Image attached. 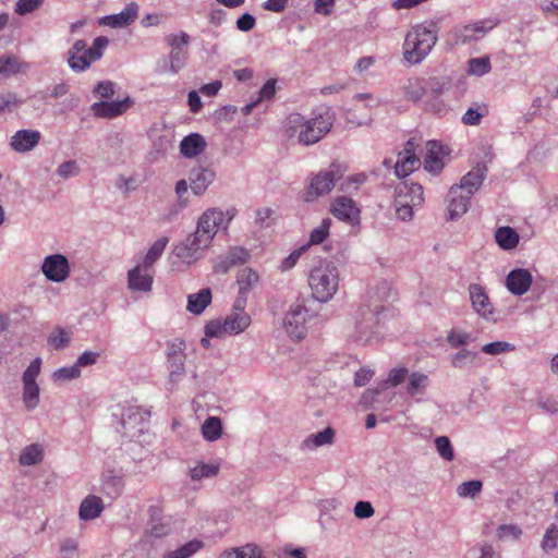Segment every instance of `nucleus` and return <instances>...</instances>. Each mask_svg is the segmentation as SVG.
<instances>
[{
	"mask_svg": "<svg viewBox=\"0 0 558 558\" xmlns=\"http://www.w3.org/2000/svg\"><path fill=\"white\" fill-rule=\"evenodd\" d=\"M438 40L437 32L423 24L413 26L405 35L403 59L410 64L421 63Z\"/></svg>",
	"mask_w": 558,
	"mask_h": 558,
	"instance_id": "1",
	"label": "nucleus"
},
{
	"mask_svg": "<svg viewBox=\"0 0 558 558\" xmlns=\"http://www.w3.org/2000/svg\"><path fill=\"white\" fill-rule=\"evenodd\" d=\"M308 284L315 300L329 301L339 288V270L335 263L320 260L310 274Z\"/></svg>",
	"mask_w": 558,
	"mask_h": 558,
	"instance_id": "2",
	"label": "nucleus"
},
{
	"mask_svg": "<svg viewBox=\"0 0 558 558\" xmlns=\"http://www.w3.org/2000/svg\"><path fill=\"white\" fill-rule=\"evenodd\" d=\"M316 316L304 300H298L290 305L283 319V328L293 340H301L307 332L308 322Z\"/></svg>",
	"mask_w": 558,
	"mask_h": 558,
	"instance_id": "3",
	"label": "nucleus"
},
{
	"mask_svg": "<svg viewBox=\"0 0 558 558\" xmlns=\"http://www.w3.org/2000/svg\"><path fill=\"white\" fill-rule=\"evenodd\" d=\"M384 306L380 304H368L361 306L355 315V337L357 340L369 342L376 338L379 325V314Z\"/></svg>",
	"mask_w": 558,
	"mask_h": 558,
	"instance_id": "4",
	"label": "nucleus"
},
{
	"mask_svg": "<svg viewBox=\"0 0 558 558\" xmlns=\"http://www.w3.org/2000/svg\"><path fill=\"white\" fill-rule=\"evenodd\" d=\"M251 324V317L244 312H233L223 320H209L204 331L207 337H223L225 335H238L243 332Z\"/></svg>",
	"mask_w": 558,
	"mask_h": 558,
	"instance_id": "5",
	"label": "nucleus"
},
{
	"mask_svg": "<svg viewBox=\"0 0 558 558\" xmlns=\"http://www.w3.org/2000/svg\"><path fill=\"white\" fill-rule=\"evenodd\" d=\"M185 349L186 343L183 339H174L167 343L166 356L170 389H173L185 374Z\"/></svg>",
	"mask_w": 558,
	"mask_h": 558,
	"instance_id": "6",
	"label": "nucleus"
},
{
	"mask_svg": "<svg viewBox=\"0 0 558 558\" xmlns=\"http://www.w3.org/2000/svg\"><path fill=\"white\" fill-rule=\"evenodd\" d=\"M333 113L327 109L315 118L305 120L300 132V144L308 146L319 142L332 128Z\"/></svg>",
	"mask_w": 558,
	"mask_h": 558,
	"instance_id": "7",
	"label": "nucleus"
},
{
	"mask_svg": "<svg viewBox=\"0 0 558 558\" xmlns=\"http://www.w3.org/2000/svg\"><path fill=\"white\" fill-rule=\"evenodd\" d=\"M343 173L344 171L341 169V166L335 163H332L329 169L319 171L311 180L305 201L313 202L319 196L329 194L332 191L336 181L340 180Z\"/></svg>",
	"mask_w": 558,
	"mask_h": 558,
	"instance_id": "8",
	"label": "nucleus"
},
{
	"mask_svg": "<svg viewBox=\"0 0 558 558\" xmlns=\"http://www.w3.org/2000/svg\"><path fill=\"white\" fill-rule=\"evenodd\" d=\"M225 213L217 208L207 209L198 219L197 228L194 232L202 240L203 244H211L218 228L223 223Z\"/></svg>",
	"mask_w": 558,
	"mask_h": 558,
	"instance_id": "9",
	"label": "nucleus"
},
{
	"mask_svg": "<svg viewBox=\"0 0 558 558\" xmlns=\"http://www.w3.org/2000/svg\"><path fill=\"white\" fill-rule=\"evenodd\" d=\"M41 272L51 282H64L71 272L69 259L63 254H51L44 258Z\"/></svg>",
	"mask_w": 558,
	"mask_h": 558,
	"instance_id": "10",
	"label": "nucleus"
},
{
	"mask_svg": "<svg viewBox=\"0 0 558 558\" xmlns=\"http://www.w3.org/2000/svg\"><path fill=\"white\" fill-rule=\"evenodd\" d=\"M201 240L195 233L190 234L184 241L173 247L172 253L184 264H194L203 257L205 251L210 245L198 242Z\"/></svg>",
	"mask_w": 558,
	"mask_h": 558,
	"instance_id": "11",
	"label": "nucleus"
},
{
	"mask_svg": "<svg viewBox=\"0 0 558 558\" xmlns=\"http://www.w3.org/2000/svg\"><path fill=\"white\" fill-rule=\"evenodd\" d=\"M487 175V167L483 162L476 163L466 174L461 178L460 184L451 186V193H464L473 196L482 186Z\"/></svg>",
	"mask_w": 558,
	"mask_h": 558,
	"instance_id": "12",
	"label": "nucleus"
},
{
	"mask_svg": "<svg viewBox=\"0 0 558 558\" xmlns=\"http://www.w3.org/2000/svg\"><path fill=\"white\" fill-rule=\"evenodd\" d=\"M421 166L420 158L415 155L414 138H410L403 150L398 154V159L395 162V173L398 178H405Z\"/></svg>",
	"mask_w": 558,
	"mask_h": 558,
	"instance_id": "13",
	"label": "nucleus"
},
{
	"mask_svg": "<svg viewBox=\"0 0 558 558\" xmlns=\"http://www.w3.org/2000/svg\"><path fill=\"white\" fill-rule=\"evenodd\" d=\"M250 258V253L242 246L231 247L225 255L216 258L214 270L218 274H227L231 268L242 265Z\"/></svg>",
	"mask_w": 558,
	"mask_h": 558,
	"instance_id": "14",
	"label": "nucleus"
},
{
	"mask_svg": "<svg viewBox=\"0 0 558 558\" xmlns=\"http://www.w3.org/2000/svg\"><path fill=\"white\" fill-rule=\"evenodd\" d=\"M495 23L492 21H478L473 24L462 25L454 29V38L457 43L468 44L478 40L485 36L488 29L494 28Z\"/></svg>",
	"mask_w": 558,
	"mask_h": 558,
	"instance_id": "15",
	"label": "nucleus"
},
{
	"mask_svg": "<svg viewBox=\"0 0 558 558\" xmlns=\"http://www.w3.org/2000/svg\"><path fill=\"white\" fill-rule=\"evenodd\" d=\"M132 105V99L125 97L123 100L95 102L90 109L97 118L112 119L125 112Z\"/></svg>",
	"mask_w": 558,
	"mask_h": 558,
	"instance_id": "16",
	"label": "nucleus"
},
{
	"mask_svg": "<svg viewBox=\"0 0 558 558\" xmlns=\"http://www.w3.org/2000/svg\"><path fill=\"white\" fill-rule=\"evenodd\" d=\"M87 44L83 39L76 40L68 51V63L74 72L87 70L94 61H89Z\"/></svg>",
	"mask_w": 558,
	"mask_h": 558,
	"instance_id": "17",
	"label": "nucleus"
},
{
	"mask_svg": "<svg viewBox=\"0 0 558 558\" xmlns=\"http://www.w3.org/2000/svg\"><path fill=\"white\" fill-rule=\"evenodd\" d=\"M532 284V275L527 269L518 268L511 270L506 279V287L514 295H522L529 291Z\"/></svg>",
	"mask_w": 558,
	"mask_h": 558,
	"instance_id": "18",
	"label": "nucleus"
},
{
	"mask_svg": "<svg viewBox=\"0 0 558 558\" xmlns=\"http://www.w3.org/2000/svg\"><path fill=\"white\" fill-rule=\"evenodd\" d=\"M470 300L473 310L485 319H493V308L489 298L480 284H471L469 287Z\"/></svg>",
	"mask_w": 558,
	"mask_h": 558,
	"instance_id": "19",
	"label": "nucleus"
},
{
	"mask_svg": "<svg viewBox=\"0 0 558 558\" xmlns=\"http://www.w3.org/2000/svg\"><path fill=\"white\" fill-rule=\"evenodd\" d=\"M137 14L138 5L135 2H131L120 13L104 16L100 20V24L113 28L125 27L136 20Z\"/></svg>",
	"mask_w": 558,
	"mask_h": 558,
	"instance_id": "20",
	"label": "nucleus"
},
{
	"mask_svg": "<svg viewBox=\"0 0 558 558\" xmlns=\"http://www.w3.org/2000/svg\"><path fill=\"white\" fill-rule=\"evenodd\" d=\"M190 186L195 195H202L215 180V172L205 167H194L189 175Z\"/></svg>",
	"mask_w": 558,
	"mask_h": 558,
	"instance_id": "21",
	"label": "nucleus"
},
{
	"mask_svg": "<svg viewBox=\"0 0 558 558\" xmlns=\"http://www.w3.org/2000/svg\"><path fill=\"white\" fill-rule=\"evenodd\" d=\"M40 136L35 130H20L11 137L10 145L17 153H26L37 146Z\"/></svg>",
	"mask_w": 558,
	"mask_h": 558,
	"instance_id": "22",
	"label": "nucleus"
},
{
	"mask_svg": "<svg viewBox=\"0 0 558 558\" xmlns=\"http://www.w3.org/2000/svg\"><path fill=\"white\" fill-rule=\"evenodd\" d=\"M332 214L340 220L353 223L359 218V209L351 198L338 197L332 206Z\"/></svg>",
	"mask_w": 558,
	"mask_h": 558,
	"instance_id": "23",
	"label": "nucleus"
},
{
	"mask_svg": "<svg viewBox=\"0 0 558 558\" xmlns=\"http://www.w3.org/2000/svg\"><path fill=\"white\" fill-rule=\"evenodd\" d=\"M143 264L137 265L128 274V286L133 291L149 292L153 288V276L143 271Z\"/></svg>",
	"mask_w": 558,
	"mask_h": 558,
	"instance_id": "24",
	"label": "nucleus"
},
{
	"mask_svg": "<svg viewBox=\"0 0 558 558\" xmlns=\"http://www.w3.org/2000/svg\"><path fill=\"white\" fill-rule=\"evenodd\" d=\"M105 509L104 501L96 495L85 497L78 509V517L83 521H89L98 518Z\"/></svg>",
	"mask_w": 558,
	"mask_h": 558,
	"instance_id": "25",
	"label": "nucleus"
},
{
	"mask_svg": "<svg viewBox=\"0 0 558 558\" xmlns=\"http://www.w3.org/2000/svg\"><path fill=\"white\" fill-rule=\"evenodd\" d=\"M206 148L205 138L198 133L185 136L180 143V151L186 158H195Z\"/></svg>",
	"mask_w": 558,
	"mask_h": 558,
	"instance_id": "26",
	"label": "nucleus"
},
{
	"mask_svg": "<svg viewBox=\"0 0 558 558\" xmlns=\"http://www.w3.org/2000/svg\"><path fill=\"white\" fill-rule=\"evenodd\" d=\"M211 299L213 295L209 288H203L196 293H191L187 295L186 311L194 315H201L211 303Z\"/></svg>",
	"mask_w": 558,
	"mask_h": 558,
	"instance_id": "27",
	"label": "nucleus"
},
{
	"mask_svg": "<svg viewBox=\"0 0 558 558\" xmlns=\"http://www.w3.org/2000/svg\"><path fill=\"white\" fill-rule=\"evenodd\" d=\"M472 196L464 193L452 194L451 189L448 193V215L450 220H454L468 211L469 203Z\"/></svg>",
	"mask_w": 558,
	"mask_h": 558,
	"instance_id": "28",
	"label": "nucleus"
},
{
	"mask_svg": "<svg viewBox=\"0 0 558 558\" xmlns=\"http://www.w3.org/2000/svg\"><path fill=\"white\" fill-rule=\"evenodd\" d=\"M123 487L124 481L121 475L116 474L112 471L104 475L101 482V492L111 499L118 498L122 494Z\"/></svg>",
	"mask_w": 558,
	"mask_h": 558,
	"instance_id": "29",
	"label": "nucleus"
},
{
	"mask_svg": "<svg viewBox=\"0 0 558 558\" xmlns=\"http://www.w3.org/2000/svg\"><path fill=\"white\" fill-rule=\"evenodd\" d=\"M335 430L331 427H326L324 430L306 437L302 442V447L313 450L323 446L332 445Z\"/></svg>",
	"mask_w": 558,
	"mask_h": 558,
	"instance_id": "30",
	"label": "nucleus"
},
{
	"mask_svg": "<svg viewBox=\"0 0 558 558\" xmlns=\"http://www.w3.org/2000/svg\"><path fill=\"white\" fill-rule=\"evenodd\" d=\"M26 66L27 65L14 54L5 53L0 56V76L4 78L24 71Z\"/></svg>",
	"mask_w": 558,
	"mask_h": 558,
	"instance_id": "31",
	"label": "nucleus"
},
{
	"mask_svg": "<svg viewBox=\"0 0 558 558\" xmlns=\"http://www.w3.org/2000/svg\"><path fill=\"white\" fill-rule=\"evenodd\" d=\"M429 386V378L426 374L421 372H412L408 376V385L405 386V392L415 397L425 392Z\"/></svg>",
	"mask_w": 558,
	"mask_h": 558,
	"instance_id": "32",
	"label": "nucleus"
},
{
	"mask_svg": "<svg viewBox=\"0 0 558 558\" xmlns=\"http://www.w3.org/2000/svg\"><path fill=\"white\" fill-rule=\"evenodd\" d=\"M405 189V185H397L395 199L397 216L403 221L410 220L413 217V207H415L408 199H404L402 193Z\"/></svg>",
	"mask_w": 558,
	"mask_h": 558,
	"instance_id": "33",
	"label": "nucleus"
},
{
	"mask_svg": "<svg viewBox=\"0 0 558 558\" xmlns=\"http://www.w3.org/2000/svg\"><path fill=\"white\" fill-rule=\"evenodd\" d=\"M497 244L504 250H512L519 243V234L511 227H500L495 232Z\"/></svg>",
	"mask_w": 558,
	"mask_h": 558,
	"instance_id": "34",
	"label": "nucleus"
},
{
	"mask_svg": "<svg viewBox=\"0 0 558 558\" xmlns=\"http://www.w3.org/2000/svg\"><path fill=\"white\" fill-rule=\"evenodd\" d=\"M403 90L407 99L417 104L426 95V85L422 78L413 77L408 80Z\"/></svg>",
	"mask_w": 558,
	"mask_h": 558,
	"instance_id": "35",
	"label": "nucleus"
},
{
	"mask_svg": "<svg viewBox=\"0 0 558 558\" xmlns=\"http://www.w3.org/2000/svg\"><path fill=\"white\" fill-rule=\"evenodd\" d=\"M44 450L38 444L26 446L20 453L19 462L21 465L29 466L43 461Z\"/></svg>",
	"mask_w": 558,
	"mask_h": 558,
	"instance_id": "36",
	"label": "nucleus"
},
{
	"mask_svg": "<svg viewBox=\"0 0 558 558\" xmlns=\"http://www.w3.org/2000/svg\"><path fill=\"white\" fill-rule=\"evenodd\" d=\"M305 119L300 113H291L283 122L284 135L289 138L296 137L300 143V132L303 130Z\"/></svg>",
	"mask_w": 558,
	"mask_h": 558,
	"instance_id": "37",
	"label": "nucleus"
},
{
	"mask_svg": "<svg viewBox=\"0 0 558 558\" xmlns=\"http://www.w3.org/2000/svg\"><path fill=\"white\" fill-rule=\"evenodd\" d=\"M219 470V464L201 462L194 468L190 469V476L193 481L211 478L218 475Z\"/></svg>",
	"mask_w": 558,
	"mask_h": 558,
	"instance_id": "38",
	"label": "nucleus"
},
{
	"mask_svg": "<svg viewBox=\"0 0 558 558\" xmlns=\"http://www.w3.org/2000/svg\"><path fill=\"white\" fill-rule=\"evenodd\" d=\"M203 547L198 539H192L181 547L163 554L161 558H190Z\"/></svg>",
	"mask_w": 558,
	"mask_h": 558,
	"instance_id": "39",
	"label": "nucleus"
},
{
	"mask_svg": "<svg viewBox=\"0 0 558 558\" xmlns=\"http://www.w3.org/2000/svg\"><path fill=\"white\" fill-rule=\"evenodd\" d=\"M259 280L258 274L251 268H243L238 272L240 294L247 293Z\"/></svg>",
	"mask_w": 558,
	"mask_h": 558,
	"instance_id": "40",
	"label": "nucleus"
},
{
	"mask_svg": "<svg viewBox=\"0 0 558 558\" xmlns=\"http://www.w3.org/2000/svg\"><path fill=\"white\" fill-rule=\"evenodd\" d=\"M222 433L221 420L216 416H210L205 420L202 425V434L208 441H215L220 438Z\"/></svg>",
	"mask_w": 558,
	"mask_h": 558,
	"instance_id": "41",
	"label": "nucleus"
},
{
	"mask_svg": "<svg viewBox=\"0 0 558 558\" xmlns=\"http://www.w3.org/2000/svg\"><path fill=\"white\" fill-rule=\"evenodd\" d=\"M168 242L169 240L167 236L159 238L154 242L143 259V267L145 269L151 267L155 262L162 255Z\"/></svg>",
	"mask_w": 558,
	"mask_h": 558,
	"instance_id": "42",
	"label": "nucleus"
},
{
	"mask_svg": "<svg viewBox=\"0 0 558 558\" xmlns=\"http://www.w3.org/2000/svg\"><path fill=\"white\" fill-rule=\"evenodd\" d=\"M39 387L37 383H23V402L29 411L37 408L39 403Z\"/></svg>",
	"mask_w": 558,
	"mask_h": 558,
	"instance_id": "43",
	"label": "nucleus"
},
{
	"mask_svg": "<svg viewBox=\"0 0 558 558\" xmlns=\"http://www.w3.org/2000/svg\"><path fill=\"white\" fill-rule=\"evenodd\" d=\"M409 369L404 366L393 367L389 371L388 377L380 383L381 389H387L388 386L397 387L401 385L409 376Z\"/></svg>",
	"mask_w": 558,
	"mask_h": 558,
	"instance_id": "44",
	"label": "nucleus"
},
{
	"mask_svg": "<svg viewBox=\"0 0 558 558\" xmlns=\"http://www.w3.org/2000/svg\"><path fill=\"white\" fill-rule=\"evenodd\" d=\"M399 185L407 186L405 191H403V193H402L404 199H408V202H410L412 205H415V206H420L423 203L424 197H423L422 185H420L417 183H413V182L412 183L402 182Z\"/></svg>",
	"mask_w": 558,
	"mask_h": 558,
	"instance_id": "45",
	"label": "nucleus"
},
{
	"mask_svg": "<svg viewBox=\"0 0 558 558\" xmlns=\"http://www.w3.org/2000/svg\"><path fill=\"white\" fill-rule=\"evenodd\" d=\"M468 64L469 74L476 76L485 75L492 69L490 60L487 56L470 59Z\"/></svg>",
	"mask_w": 558,
	"mask_h": 558,
	"instance_id": "46",
	"label": "nucleus"
},
{
	"mask_svg": "<svg viewBox=\"0 0 558 558\" xmlns=\"http://www.w3.org/2000/svg\"><path fill=\"white\" fill-rule=\"evenodd\" d=\"M187 49H171L169 53V63L171 69V74H177L186 63L187 60Z\"/></svg>",
	"mask_w": 558,
	"mask_h": 558,
	"instance_id": "47",
	"label": "nucleus"
},
{
	"mask_svg": "<svg viewBox=\"0 0 558 558\" xmlns=\"http://www.w3.org/2000/svg\"><path fill=\"white\" fill-rule=\"evenodd\" d=\"M385 391V389H381L380 384L374 388V389H366L363 395L361 396L360 403L365 409H374L379 410V407L377 405L379 401V396Z\"/></svg>",
	"mask_w": 558,
	"mask_h": 558,
	"instance_id": "48",
	"label": "nucleus"
},
{
	"mask_svg": "<svg viewBox=\"0 0 558 558\" xmlns=\"http://www.w3.org/2000/svg\"><path fill=\"white\" fill-rule=\"evenodd\" d=\"M71 333L61 327H57L48 337V343L56 350L64 349L69 345Z\"/></svg>",
	"mask_w": 558,
	"mask_h": 558,
	"instance_id": "49",
	"label": "nucleus"
},
{
	"mask_svg": "<svg viewBox=\"0 0 558 558\" xmlns=\"http://www.w3.org/2000/svg\"><path fill=\"white\" fill-rule=\"evenodd\" d=\"M330 226H331L330 218L323 219L320 225L317 228L312 230V232L310 234V242H308L307 246L308 245H317V244L323 243L324 240L329 234Z\"/></svg>",
	"mask_w": 558,
	"mask_h": 558,
	"instance_id": "50",
	"label": "nucleus"
},
{
	"mask_svg": "<svg viewBox=\"0 0 558 558\" xmlns=\"http://www.w3.org/2000/svg\"><path fill=\"white\" fill-rule=\"evenodd\" d=\"M477 357V353L468 349L458 351L451 357V365L456 368H463L470 364H474Z\"/></svg>",
	"mask_w": 558,
	"mask_h": 558,
	"instance_id": "51",
	"label": "nucleus"
},
{
	"mask_svg": "<svg viewBox=\"0 0 558 558\" xmlns=\"http://www.w3.org/2000/svg\"><path fill=\"white\" fill-rule=\"evenodd\" d=\"M466 558H501L500 553L496 551L489 544L474 546L466 553Z\"/></svg>",
	"mask_w": 558,
	"mask_h": 558,
	"instance_id": "52",
	"label": "nucleus"
},
{
	"mask_svg": "<svg viewBox=\"0 0 558 558\" xmlns=\"http://www.w3.org/2000/svg\"><path fill=\"white\" fill-rule=\"evenodd\" d=\"M435 446L438 454L446 461L454 459L453 447L447 436H438L435 438Z\"/></svg>",
	"mask_w": 558,
	"mask_h": 558,
	"instance_id": "53",
	"label": "nucleus"
},
{
	"mask_svg": "<svg viewBox=\"0 0 558 558\" xmlns=\"http://www.w3.org/2000/svg\"><path fill=\"white\" fill-rule=\"evenodd\" d=\"M515 350L514 344L507 341H495L482 347V352L489 355H499Z\"/></svg>",
	"mask_w": 558,
	"mask_h": 558,
	"instance_id": "54",
	"label": "nucleus"
},
{
	"mask_svg": "<svg viewBox=\"0 0 558 558\" xmlns=\"http://www.w3.org/2000/svg\"><path fill=\"white\" fill-rule=\"evenodd\" d=\"M473 341L471 333L458 329H451L447 336V342L452 348L466 345Z\"/></svg>",
	"mask_w": 558,
	"mask_h": 558,
	"instance_id": "55",
	"label": "nucleus"
},
{
	"mask_svg": "<svg viewBox=\"0 0 558 558\" xmlns=\"http://www.w3.org/2000/svg\"><path fill=\"white\" fill-rule=\"evenodd\" d=\"M109 44V39L105 36H98L94 39L93 41V45L92 47H87L88 51V56H89V61H97L99 60L102 54H104V51L105 49L107 48Z\"/></svg>",
	"mask_w": 558,
	"mask_h": 558,
	"instance_id": "56",
	"label": "nucleus"
},
{
	"mask_svg": "<svg viewBox=\"0 0 558 558\" xmlns=\"http://www.w3.org/2000/svg\"><path fill=\"white\" fill-rule=\"evenodd\" d=\"M482 482L481 481H468L463 482L458 486L457 493L460 497H470L474 498L482 490Z\"/></svg>",
	"mask_w": 558,
	"mask_h": 558,
	"instance_id": "57",
	"label": "nucleus"
},
{
	"mask_svg": "<svg viewBox=\"0 0 558 558\" xmlns=\"http://www.w3.org/2000/svg\"><path fill=\"white\" fill-rule=\"evenodd\" d=\"M521 534V529L514 524H502L497 529V537L501 541H517Z\"/></svg>",
	"mask_w": 558,
	"mask_h": 558,
	"instance_id": "58",
	"label": "nucleus"
},
{
	"mask_svg": "<svg viewBox=\"0 0 558 558\" xmlns=\"http://www.w3.org/2000/svg\"><path fill=\"white\" fill-rule=\"evenodd\" d=\"M558 544V526L555 524H551L545 532L543 541H542V548L545 551H550L557 547Z\"/></svg>",
	"mask_w": 558,
	"mask_h": 558,
	"instance_id": "59",
	"label": "nucleus"
},
{
	"mask_svg": "<svg viewBox=\"0 0 558 558\" xmlns=\"http://www.w3.org/2000/svg\"><path fill=\"white\" fill-rule=\"evenodd\" d=\"M80 167L75 160H68L59 165L57 174L62 179L77 177L80 174Z\"/></svg>",
	"mask_w": 558,
	"mask_h": 558,
	"instance_id": "60",
	"label": "nucleus"
},
{
	"mask_svg": "<svg viewBox=\"0 0 558 558\" xmlns=\"http://www.w3.org/2000/svg\"><path fill=\"white\" fill-rule=\"evenodd\" d=\"M450 85L448 77H429L427 86L430 89L432 96H440L445 93Z\"/></svg>",
	"mask_w": 558,
	"mask_h": 558,
	"instance_id": "61",
	"label": "nucleus"
},
{
	"mask_svg": "<svg viewBox=\"0 0 558 558\" xmlns=\"http://www.w3.org/2000/svg\"><path fill=\"white\" fill-rule=\"evenodd\" d=\"M62 558H78V543L73 538H65L60 543Z\"/></svg>",
	"mask_w": 558,
	"mask_h": 558,
	"instance_id": "62",
	"label": "nucleus"
},
{
	"mask_svg": "<svg viewBox=\"0 0 558 558\" xmlns=\"http://www.w3.org/2000/svg\"><path fill=\"white\" fill-rule=\"evenodd\" d=\"M44 0H17L15 4V13L19 15H26L39 9Z\"/></svg>",
	"mask_w": 558,
	"mask_h": 558,
	"instance_id": "63",
	"label": "nucleus"
},
{
	"mask_svg": "<svg viewBox=\"0 0 558 558\" xmlns=\"http://www.w3.org/2000/svg\"><path fill=\"white\" fill-rule=\"evenodd\" d=\"M81 369L76 364L69 367H61L53 373V378L56 381H63L69 379H74L80 377Z\"/></svg>",
	"mask_w": 558,
	"mask_h": 558,
	"instance_id": "64",
	"label": "nucleus"
}]
</instances>
